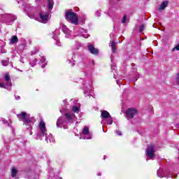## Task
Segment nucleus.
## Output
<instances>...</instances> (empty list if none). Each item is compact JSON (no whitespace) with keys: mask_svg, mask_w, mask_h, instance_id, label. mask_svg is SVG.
Listing matches in <instances>:
<instances>
[{"mask_svg":"<svg viewBox=\"0 0 179 179\" xmlns=\"http://www.w3.org/2000/svg\"><path fill=\"white\" fill-rule=\"evenodd\" d=\"M108 16H110V17H111V10H110L109 12H108Z\"/></svg>","mask_w":179,"mask_h":179,"instance_id":"obj_42","label":"nucleus"},{"mask_svg":"<svg viewBox=\"0 0 179 179\" xmlns=\"http://www.w3.org/2000/svg\"><path fill=\"white\" fill-rule=\"evenodd\" d=\"M65 19L67 22H70L76 26L78 25L79 21L78 20V15L76 13L72 12V10H66L65 13Z\"/></svg>","mask_w":179,"mask_h":179,"instance_id":"obj_6","label":"nucleus"},{"mask_svg":"<svg viewBox=\"0 0 179 179\" xmlns=\"http://www.w3.org/2000/svg\"><path fill=\"white\" fill-rule=\"evenodd\" d=\"M60 113H62V110L60 109Z\"/></svg>","mask_w":179,"mask_h":179,"instance_id":"obj_52","label":"nucleus"},{"mask_svg":"<svg viewBox=\"0 0 179 179\" xmlns=\"http://www.w3.org/2000/svg\"><path fill=\"white\" fill-rule=\"evenodd\" d=\"M110 3H113V0H110Z\"/></svg>","mask_w":179,"mask_h":179,"instance_id":"obj_50","label":"nucleus"},{"mask_svg":"<svg viewBox=\"0 0 179 179\" xmlns=\"http://www.w3.org/2000/svg\"><path fill=\"white\" fill-rule=\"evenodd\" d=\"M0 87H2L3 89H6V90H10L8 87L5 85V83H0Z\"/></svg>","mask_w":179,"mask_h":179,"instance_id":"obj_26","label":"nucleus"},{"mask_svg":"<svg viewBox=\"0 0 179 179\" xmlns=\"http://www.w3.org/2000/svg\"><path fill=\"white\" fill-rule=\"evenodd\" d=\"M17 117L20 121H22L24 125L26 127H30V129H33L31 126V119H30V114H27L26 112H21L20 114L17 115Z\"/></svg>","mask_w":179,"mask_h":179,"instance_id":"obj_5","label":"nucleus"},{"mask_svg":"<svg viewBox=\"0 0 179 179\" xmlns=\"http://www.w3.org/2000/svg\"><path fill=\"white\" fill-rule=\"evenodd\" d=\"M0 52L1 54H6V50L5 49V45H1Z\"/></svg>","mask_w":179,"mask_h":179,"instance_id":"obj_25","label":"nucleus"},{"mask_svg":"<svg viewBox=\"0 0 179 179\" xmlns=\"http://www.w3.org/2000/svg\"><path fill=\"white\" fill-rule=\"evenodd\" d=\"M80 47H81L80 43H79L78 45H77V46H76V51H78V50H80Z\"/></svg>","mask_w":179,"mask_h":179,"instance_id":"obj_35","label":"nucleus"},{"mask_svg":"<svg viewBox=\"0 0 179 179\" xmlns=\"http://www.w3.org/2000/svg\"><path fill=\"white\" fill-rule=\"evenodd\" d=\"M110 47L112 49V51L113 52H115V42L114 41H110Z\"/></svg>","mask_w":179,"mask_h":179,"instance_id":"obj_22","label":"nucleus"},{"mask_svg":"<svg viewBox=\"0 0 179 179\" xmlns=\"http://www.w3.org/2000/svg\"><path fill=\"white\" fill-rule=\"evenodd\" d=\"M156 147L153 144L148 145L146 149V156L148 159H153L156 157Z\"/></svg>","mask_w":179,"mask_h":179,"instance_id":"obj_8","label":"nucleus"},{"mask_svg":"<svg viewBox=\"0 0 179 179\" xmlns=\"http://www.w3.org/2000/svg\"><path fill=\"white\" fill-rule=\"evenodd\" d=\"M148 160H149V158H147V159H146V162H148Z\"/></svg>","mask_w":179,"mask_h":179,"instance_id":"obj_51","label":"nucleus"},{"mask_svg":"<svg viewBox=\"0 0 179 179\" xmlns=\"http://www.w3.org/2000/svg\"><path fill=\"white\" fill-rule=\"evenodd\" d=\"M80 139H92V134H90V131H89V127H84L80 134Z\"/></svg>","mask_w":179,"mask_h":179,"instance_id":"obj_12","label":"nucleus"},{"mask_svg":"<svg viewBox=\"0 0 179 179\" xmlns=\"http://www.w3.org/2000/svg\"><path fill=\"white\" fill-rule=\"evenodd\" d=\"M56 45H57V47H61V42L58 40L56 41Z\"/></svg>","mask_w":179,"mask_h":179,"instance_id":"obj_34","label":"nucleus"},{"mask_svg":"<svg viewBox=\"0 0 179 179\" xmlns=\"http://www.w3.org/2000/svg\"><path fill=\"white\" fill-rule=\"evenodd\" d=\"M62 30L65 34L66 38H73V37H79V36H81V37L84 38H89L90 36L89 34H87V30L80 28V27L73 28V35H71V31L66 25L62 26Z\"/></svg>","mask_w":179,"mask_h":179,"instance_id":"obj_1","label":"nucleus"},{"mask_svg":"<svg viewBox=\"0 0 179 179\" xmlns=\"http://www.w3.org/2000/svg\"><path fill=\"white\" fill-rule=\"evenodd\" d=\"M101 117L102 120H106V122L108 124V125L113 124V117L107 110L101 111Z\"/></svg>","mask_w":179,"mask_h":179,"instance_id":"obj_9","label":"nucleus"},{"mask_svg":"<svg viewBox=\"0 0 179 179\" xmlns=\"http://www.w3.org/2000/svg\"><path fill=\"white\" fill-rule=\"evenodd\" d=\"M117 2L120 1V0H117Z\"/></svg>","mask_w":179,"mask_h":179,"instance_id":"obj_55","label":"nucleus"},{"mask_svg":"<svg viewBox=\"0 0 179 179\" xmlns=\"http://www.w3.org/2000/svg\"><path fill=\"white\" fill-rule=\"evenodd\" d=\"M88 51L91 54H93V55H99V50L97 48H94V46L92 44H89L87 45Z\"/></svg>","mask_w":179,"mask_h":179,"instance_id":"obj_16","label":"nucleus"},{"mask_svg":"<svg viewBox=\"0 0 179 179\" xmlns=\"http://www.w3.org/2000/svg\"><path fill=\"white\" fill-rule=\"evenodd\" d=\"M157 177H159V178H173V174H169V175H166V172H164V171L162 169H159L157 171Z\"/></svg>","mask_w":179,"mask_h":179,"instance_id":"obj_15","label":"nucleus"},{"mask_svg":"<svg viewBox=\"0 0 179 179\" xmlns=\"http://www.w3.org/2000/svg\"><path fill=\"white\" fill-rule=\"evenodd\" d=\"M114 78L116 79L117 78H115V76H114Z\"/></svg>","mask_w":179,"mask_h":179,"instance_id":"obj_53","label":"nucleus"},{"mask_svg":"<svg viewBox=\"0 0 179 179\" xmlns=\"http://www.w3.org/2000/svg\"><path fill=\"white\" fill-rule=\"evenodd\" d=\"M38 139H43V137L45 136V141L48 143H54L55 142V139L52 136V134H50L49 135L47 134V129H45V123L41 121L39 123V132L38 133Z\"/></svg>","mask_w":179,"mask_h":179,"instance_id":"obj_3","label":"nucleus"},{"mask_svg":"<svg viewBox=\"0 0 179 179\" xmlns=\"http://www.w3.org/2000/svg\"><path fill=\"white\" fill-rule=\"evenodd\" d=\"M17 71H18L19 72H22V70L17 69Z\"/></svg>","mask_w":179,"mask_h":179,"instance_id":"obj_45","label":"nucleus"},{"mask_svg":"<svg viewBox=\"0 0 179 179\" xmlns=\"http://www.w3.org/2000/svg\"><path fill=\"white\" fill-rule=\"evenodd\" d=\"M136 114H138V110H136V108H129L126 110V117L127 120H132V118L135 117Z\"/></svg>","mask_w":179,"mask_h":179,"instance_id":"obj_11","label":"nucleus"},{"mask_svg":"<svg viewBox=\"0 0 179 179\" xmlns=\"http://www.w3.org/2000/svg\"><path fill=\"white\" fill-rule=\"evenodd\" d=\"M41 61L39 62V64H43L41 65V68L44 69L45 68V65H47V63L45 62V57H41Z\"/></svg>","mask_w":179,"mask_h":179,"instance_id":"obj_21","label":"nucleus"},{"mask_svg":"<svg viewBox=\"0 0 179 179\" xmlns=\"http://www.w3.org/2000/svg\"><path fill=\"white\" fill-rule=\"evenodd\" d=\"M97 176H98L99 177H100V176H101V172H98V173H97Z\"/></svg>","mask_w":179,"mask_h":179,"instance_id":"obj_41","label":"nucleus"},{"mask_svg":"<svg viewBox=\"0 0 179 179\" xmlns=\"http://www.w3.org/2000/svg\"><path fill=\"white\" fill-rule=\"evenodd\" d=\"M19 41V38H17V36H12L10 38V44H16Z\"/></svg>","mask_w":179,"mask_h":179,"instance_id":"obj_20","label":"nucleus"},{"mask_svg":"<svg viewBox=\"0 0 179 179\" xmlns=\"http://www.w3.org/2000/svg\"><path fill=\"white\" fill-rule=\"evenodd\" d=\"M0 122L4 124V125H8V120H5L3 117L0 118Z\"/></svg>","mask_w":179,"mask_h":179,"instance_id":"obj_28","label":"nucleus"},{"mask_svg":"<svg viewBox=\"0 0 179 179\" xmlns=\"http://www.w3.org/2000/svg\"><path fill=\"white\" fill-rule=\"evenodd\" d=\"M57 38V36H53V39L55 40Z\"/></svg>","mask_w":179,"mask_h":179,"instance_id":"obj_46","label":"nucleus"},{"mask_svg":"<svg viewBox=\"0 0 179 179\" xmlns=\"http://www.w3.org/2000/svg\"><path fill=\"white\" fill-rule=\"evenodd\" d=\"M3 83L7 85V87H8L10 90L12 89V80H10V76L9 75V73H6L4 74V79Z\"/></svg>","mask_w":179,"mask_h":179,"instance_id":"obj_13","label":"nucleus"},{"mask_svg":"<svg viewBox=\"0 0 179 179\" xmlns=\"http://www.w3.org/2000/svg\"><path fill=\"white\" fill-rule=\"evenodd\" d=\"M116 134L118 135V136H121V135H122V133H121V131L120 130L116 131Z\"/></svg>","mask_w":179,"mask_h":179,"instance_id":"obj_36","label":"nucleus"},{"mask_svg":"<svg viewBox=\"0 0 179 179\" xmlns=\"http://www.w3.org/2000/svg\"><path fill=\"white\" fill-rule=\"evenodd\" d=\"M103 160H106V156H104V157H103Z\"/></svg>","mask_w":179,"mask_h":179,"instance_id":"obj_49","label":"nucleus"},{"mask_svg":"<svg viewBox=\"0 0 179 179\" xmlns=\"http://www.w3.org/2000/svg\"><path fill=\"white\" fill-rule=\"evenodd\" d=\"M83 59V55L78 53L75 49L72 50V57L71 59H68L67 62L69 64H72L71 66H75L76 64H79L82 62Z\"/></svg>","mask_w":179,"mask_h":179,"instance_id":"obj_4","label":"nucleus"},{"mask_svg":"<svg viewBox=\"0 0 179 179\" xmlns=\"http://www.w3.org/2000/svg\"><path fill=\"white\" fill-rule=\"evenodd\" d=\"M179 51V43L178 45H176L175 48H173L172 51Z\"/></svg>","mask_w":179,"mask_h":179,"instance_id":"obj_33","label":"nucleus"},{"mask_svg":"<svg viewBox=\"0 0 179 179\" xmlns=\"http://www.w3.org/2000/svg\"><path fill=\"white\" fill-rule=\"evenodd\" d=\"M29 135H33V132L30 131Z\"/></svg>","mask_w":179,"mask_h":179,"instance_id":"obj_47","label":"nucleus"},{"mask_svg":"<svg viewBox=\"0 0 179 179\" xmlns=\"http://www.w3.org/2000/svg\"><path fill=\"white\" fill-rule=\"evenodd\" d=\"M37 64V59H35L34 60H31L29 62V65H31V66H35V65Z\"/></svg>","mask_w":179,"mask_h":179,"instance_id":"obj_27","label":"nucleus"},{"mask_svg":"<svg viewBox=\"0 0 179 179\" xmlns=\"http://www.w3.org/2000/svg\"><path fill=\"white\" fill-rule=\"evenodd\" d=\"M20 62H22V64H24V61L23 60V59H20Z\"/></svg>","mask_w":179,"mask_h":179,"instance_id":"obj_43","label":"nucleus"},{"mask_svg":"<svg viewBox=\"0 0 179 179\" xmlns=\"http://www.w3.org/2000/svg\"><path fill=\"white\" fill-rule=\"evenodd\" d=\"M15 99H16V100H20V96H15Z\"/></svg>","mask_w":179,"mask_h":179,"instance_id":"obj_40","label":"nucleus"},{"mask_svg":"<svg viewBox=\"0 0 179 179\" xmlns=\"http://www.w3.org/2000/svg\"><path fill=\"white\" fill-rule=\"evenodd\" d=\"M16 174H17V170H16L15 167H13L11 171V176L15 177Z\"/></svg>","mask_w":179,"mask_h":179,"instance_id":"obj_23","label":"nucleus"},{"mask_svg":"<svg viewBox=\"0 0 179 179\" xmlns=\"http://www.w3.org/2000/svg\"><path fill=\"white\" fill-rule=\"evenodd\" d=\"M40 2H41V0H39Z\"/></svg>","mask_w":179,"mask_h":179,"instance_id":"obj_54","label":"nucleus"},{"mask_svg":"<svg viewBox=\"0 0 179 179\" xmlns=\"http://www.w3.org/2000/svg\"><path fill=\"white\" fill-rule=\"evenodd\" d=\"M93 81L92 80H88L83 85V90L85 96L90 97L93 94Z\"/></svg>","mask_w":179,"mask_h":179,"instance_id":"obj_7","label":"nucleus"},{"mask_svg":"<svg viewBox=\"0 0 179 179\" xmlns=\"http://www.w3.org/2000/svg\"><path fill=\"white\" fill-rule=\"evenodd\" d=\"M110 37L111 40H113V38L114 37V34H113V33H111V34H110Z\"/></svg>","mask_w":179,"mask_h":179,"instance_id":"obj_39","label":"nucleus"},{"mask_svg":"<svg viewBox=\"0 0 179 179\" xmlns=\"http://www.w3.org/2000/svg\"><path fill=\"white\" fill-rule=\"evenodd\" d=\"M128 20V18L127 17V15H124L123 18L122 19V23H127Z\"/></svg>","mask_w":179,"mask_h":179,"instance_id":"obj_31","label":"nucleus"},{"mask_svg":"<svg viewBox=\"0 0 179 179\" xmlns=\"http://www.w3.org/2000/svg\"><path fill=\"white\" fill-rule=\"evenodd\" d=\"M23 6V9H24V10L27 11V7H26V6L24 4H22Z\"/></svg>","mask_w":179,"mask_h":179,"instance_id":"obj_37","label":"nucleus"},{"mask_svg":"<svg viewBox=\"0 0 179 179\" xmlns=\"http://www.w3.org/2000/svg\"><path fill=\"white\" fill-rule=\"evenodd\" d=\"M168 6H169V1H165L159 5L158 8V10L161 12V10H164V9H166V8H167Z\"/></svg>","mask_w":179,"mask_h":179,"instance_id":"obj_17","label":"nucleus"},{"mask_svg":"<svg viewBox=\"0 0 179 179\" xmlns=\"http://www.w3.org/2000/svg\"><path fill=\"white\" fill-rule=\"evenodd\" d=\"M95 15L97 17H100V16H101V13H100L99 10H96Z\"/></svg>","mask_w":179,"mask_h":179,"instance_id":"obj_32","label":"nucleus"},{"mask_svg":"<svg viewBox=\"0 0 179 179\" xmlns=\"http://www.w3.org/2000/svg\"><path fill=\"white\" fill-rule=\"evenodd\" d=\"M39 17L42 23H47L50 20V13L41 12Z\"/></svg>","mask_w":179,"mask_h":179,"instance_id":"obj_14","label":"nucleus"},{"mask_svg":"<svg viewBox=\"0 0 179 179\" xmlns=\"http://www.w3.org/2000/svg\"><path fill=\"white\" fill-rule=\"evenodd\" d=\"M72 111H73V113H76L77 114H78V113L80 112V105L77 104V105L73 106H72Z\"/></svg>","mask_w":179,"mask_h":179,"instance_id":"obj_18","label":"nucleus"},{"mask_svg":"<svg viewBox=\"0 0 179 179\" xmlns=\"http://www.w3.org/2000/svg\"><path fill=\"white\" fill-rule=\"evenodd\" d=\"M73 121H76V116L73 113H66L64 117H59L57 121L56 125L57 128H65V125L72 124Z\"/></svg>","mask_w":179,"mask_h":179,"instance_id":"obj_2","label":"nucleus"},{"mask_svg":"<svg viewBox=\"0 0 179 179\" xmlns=\"http://www.w3.org/2000/svg\"><path fill=\"white\" fill-rule=\"evenodd\" d=\"M145 25L144 24H141L139 27V31L140 33H142L143 30H145Z\"/></svg>","mask_w":179,"mask_h":179,"instance_id":"obj_30","label":"nucleus"},{"mask_svg":"<svg viewBox=\"0 0 179 179\" xmlns=\"http://www.w3.org/2000/svg\"><path fill=\"white\" fill-rule=\"evenodd\" d=\"M19 48L21 50V51H23L24 48H26V41L24 40V43L19 45Z\"/></svg>","mask_w":179,"mask_h":179,"instance_id":"obj_24","label":"nucleus"},{"mask_svg":"<svg viewBox=\"0 0 179 179\" xmlns=\"http://www.w3.org/2000/svg\"><path fill=\"white\" fill-rule=\"evenodd\" d=\"M1 17H3V19H5V22L6 23V24H10L11 23H13L17 19L16 16L12 14L2 15Z\"/></svg>","mask_w":179,"mask_h":179,"instance_id":"obj_10","label":"nucleus"},{"mask_svg":"<svg viewBox=\"0 0 179 179\" xmlns=\"http://www.w3.org/2000/svg\"><path fill=\"white\" fill-rule=\"evenodd\" d=\"M115 8V9H118V7H117V5H113V7L112 8V10H114V8Z\"/></svg>","mask_w":179,"mask_h":179,"instance_id":"obj_38","label":"nucleus"},{"mask_svg":"<svg viewBox=\"0 0 179 179\" xmlns=\"http://www.w3.org/2000/svg\"><path fill=\"white\" fill-rule=\"evenodd\" d=\"M52 8H54V1L48 0V8L49 10V12H51V10H52Z\"/></svg>","mask_w":179,"mask_h":179,"instance_id":"obj_19","label":"nucleus"},{"mask_svg":"<svg viewBox=\"0 0 179 179\" xmlns=\"http://www.w3.org/2000/svg\"><path fill=\"white\" fill-rule=\"evenodd\" d=\"M1 64H2L3 66H8L9 62H8V60H2Z\"/></svg>","mask_w":179,"mask_h":179,"instance_id":"obj_29","label":"nucleus"},{"mask_svg":"<svg viewBox=\"0 0 179 179\" xmlns=\"http://www.w3.org/2000/svg\"><path fill=\"white\" fill-rule=\"evenodd\" d=\"M120 83V80H117V84L118 85Z\"/></svg>","mask_w":179,"mask_h":179,"instance_id":"obj_48","label":"nucleus"},{"mask_svg":"<svg viewBox=\"0 0 179 179\" xmlns=\"http://www.w3.org/2000/svg\"><path fill=\"white\" fill-rule=\"evenodd\" d=\"M92 66L94 65V60H92Z\"/></svg>","mask_w":179,"mask_h":179,"instance_id":"obj_44","label":"nucleus"}]
</instances>
